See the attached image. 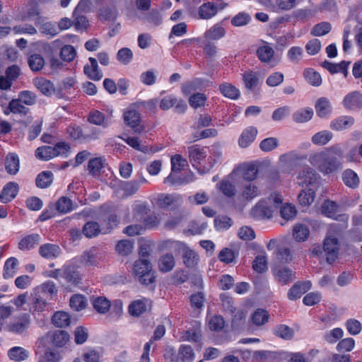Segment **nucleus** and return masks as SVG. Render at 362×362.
<instances>
[{
	"mask_svg": "<svg viewBox=\"0 0 362 362\" xmlns=\"http://www.w3.org/2000/svg\"><path fill=\"white\" fill-rule=\"evenodd\" d=\"M343 152L339 147H332L327 152H320L310 157V163L325 173L329 174L341 168V163L338 157H341Z\"/></svg>",
	"mask_w": 362,
	"mask_h": 362,
	"instance_id": "f257e3e1",
	"label": "nucleus"
},
{
	"mask_svg": "<svg viewBox=\"0 0 362 362\" xmlns=\"http://www.w3.org/2000/svg\"><path fill=\"white\" fill-rule=\"evenodd\" d=\"M188 153L190 163L199 173H206L213 167L214 163L211 161L206 165L203 164L207 156L206 147L192 145L188 147Z\"/></svg>",
	"mask_w": 362,
	"mask_h": 362,
	"instance_id": "f03ea898",
	"label": "nucleus"
},
{
	"mask_svg": "<svg viewBox=\"0 0 362 362\" xmlns=\"http://www.w3.org/2000/svg\"><path fill=\"white\" fill-rule=\"evenodd\" d=\"M132 271L141 284L148 286L154 283L156 276L151 263L148 259H139L135 261Z\"/></svg>",
	"mask_w": 362,
	"mask_h": 362,
	"instance_id": "7ed1b4c3",
	"label": "nucleus"
},
{
	"mask_svg": "<svg viewBox=\"0 0 362 362\" xmlns=\"http://www.w3.org/2000/svg\"><path fill=\"white\" fill-rule=\"evenodd\" d=\"M175 250L182 255L184 264L188 268L194 267L199 261L198 255L190 249L185 243L176 242Z\"/></svg>",
	"mask_w": 362,
	"mask_h": 362,
	"instance_id": "20e7f679",
	"label": "nucleus"
},
{
	"mask_svg": "<svg viewBox=\"0 0 362 362\" xmlns=\"http://www.w3.org/2000/svg\"><path fill=\"white\" fill-rule=\"evenodd\" d=\"M323 250L325 253L327 262L332 264L339 256V243L337 238L328 236L325 239Z\"/></svg>",
	"mask_w": 362,
	"mask_h": 362,
	"instance_id": "39448f33",
	"label": "nucleus"
},
{
	"mask_svg": "<svg viewBox=\"0 0 362 362\" xmlns=\"http://www.w3.org/2000/svg\"><path fill=\"white\" fill-rule=\"evenodd\" d=\"M319 178L316 172L310 167L300 170L296 177L297 184L303 187L316 185Z\"/></svg>",
	"mask_w": 362,
	"mask_h": 362,
	"instance_id": "423d86ee",
	"label": "nucleus"
},
{
	"mask_svg": "<svg viewBox=\"0 0 362 362\" xmlns=\"http://www.w3.org/2000/svg\"><path fill=\"white\" fill-rule=\"evenodd\" d=\"M124 119L127 126L131 127L136 134H141L144 127L141 124L140 113L136 110H129L125 112Z\"/></svg>",
	"mask_w": 362,
	"mask_h": 362,
	"instance_id": "0eeeda50",
	"label": "nucleus"
},
{
	"mask_svg": "<svg viewBox=\"0 0 362 362\" xmlns=\"http://www.w3.org/2000/svg\"><path fill=\"white\" fill-rule=\"evenodd\" d=\"M342 104L349 110H361L362 109V94L359 91L351 92L344 98Z\"/></svg>",
	"mask_w": 362,
	"mask_h": 362,
	"instance_id": "6e6552de",
	"label": "nucleus"
},
{
	"mask_svg": "<svg viewBox=\"0 0 362 362\" xmlns=\"http://www.w3.org/2000/svg\"><path fill=\"white\" fill-rule=\"evenodd\" d=\"M50 340L52 344L56 347H63L69 340V334L64 330H57L48 332L45 337L40 340Z\"/></svg>",
	"mask_w": 362,
	"mask_h": 362,
	"instance_id": "1a4fd4ad",
	"label": "nucleus"
},
{
	"mask_svg": "<svg viewBox=\"0 0 362 362\" xmlns=\"http://www.w3.org/2000/svg\"><path fill=\"white\" fill-rule=\"evenodd\" d=\"M251 215L257 219L269 218L272 216V210L267 200H260L251 209Z\"/></svg>",
	"mask_w": 362,
	"mask_h": 362,
	"instance_id": "9d476101",
	"label": "nucleus"
},
{
	"mask_svg": "<svg viewBox=\"0 0 362 362\" xmlns=\"http://www.w3.org/2000/svg\"><path fill=\"white\" fill-rule=\"evenodd\" d=\"M310 281L296 282L288 290L287 297L291 300H296L300 298L301 296L310 289Z\"/></svg>",
	"mask_w": 362,
	"mask_h": 362,
	"instance_id": "9b49d317",
	"label": "nucleus"
},
{
	"mask_svg": "<svg viewBox=\"0 0 362 362\" xmlns=\"http://www.w3.org/2000/svg\"><path fill=\"white\" fill-rule=\"evenodd\" d=\"M19 185L15 182H8L0 193V201L6 204L13 200L18 194Z\"/></svg>",
	"mask_w": 362,
	"mask_h": 362,
	"instance_id": "f8f14e48",
	"label": "nucleus"
},
{
	"mask_svg": "<svg viewBox=\"0 0 362 362\" xmlns=\"http://www.w3.org/2000/svg\"><path fill=\"white\" fill-rule=\"evenodd\" d=\"M355 122L353 117L342 115L338 117L330 122V128L334 131H343L352 127Z\"/></svg>",
	"mask_w": 362,
	"mask_h": 362,
	"instance_id": "ddd939ff",
	"label": "nucleus"
},
{
	"mask_svg": "<svg viewBox=\"0 0 362 362\" xmlns=\"http://www.w3.org/2000/svg\"><path fill=\"white\" fill-rule=\"evenodd\" d=\"M274 274L276 280L281 285L288 284L296 279L295 272L286 267L276 269Z\"/></svg>",
	"mask_w": 362,
	"mask_h": 362,
	"instance_id": "4468645a",
	"label": "nucleus"
},
{
	"mask_svg": "<svg viewBox=\"0 0 362 362\" xmlns=\"http://www.w3.org/2000/svg\"><path fill=\"white\" fill-rule=\"evenodd\" d=\"M148 306H151V301L143 298L132 302L129 305V312L132 316H139L147 310Z\"/></svg>",
	"mask_w": 362,
	"mask_h": 362,
	"instance_id": "2eb2a0df",
	"label": "nucleus"
},
{
	"mask_svg": "<svg viewBox=\"0 0 362 362\" xmlns=\"http://www.w3.org/2000/svg\"><path fill=\"white\" fill-rule=\"evenodd\" d=\"M30 320L28 315H24L17 321L7 325V329L15 334L23 333L30 326Z\"/></svg>",
	"mask_w": 362,
	"mask_h": 362,
	"instance_id": "dca6fc26",
	"label": "nucleus"
},
{
	"mask_svg": "<svg viewBox=\"0 0 362 362\" xmlns=\"http://www.w3.org/2000/svg\"><path fill=\"white\" fill-rule=\"evenodd\" d=\"M90 65L86 64L83 67V72L88 78L93 81H100L103 74L98 69V61L93 57H90Z\"/></svg>",
	"mask_w": 362,
	"mask_h": 362,
	"instance_id": "f3484780",
	"label": "nucleus"
},
{
	"mask_svg": "<svg viewBox=\"0 0 362 362\" xmlns=\"http://www.w3.org/2000/svg\"><path fill=\"white\" fill-rule=\"evenodd\" d=\"M218 13V7L212 2H206L198 8L199 19L209 20Z\"/></svg>",
	"mask_w": 362,
	"mask_h": 362,
	"instance_id": "a211bd4d",
	"label": "nucleus"
},
{
	"mask_svg": "<svg viewBox=\"0 0 362 362\" xmlns=\"http://www.w3.org/2000/svg\"><path fill=\"white\" fill-rule=\"evenodd\" d=\"M20 168V160L18 155L15 153H9L5 159V169L7 173L15 175Z\"/></svg>",
	"mask_w": 362,
	"mask_h": 362,
	"instance_id": "6ab92c4d",
	"label": "nucleus"
},
{
	"mask_svg": "<svg viewBox=\"0 0 362 362\" xmlns=\"http://www.w3.org/2000/svg\"><path fill=\"white\" fill-rule=\"evenodd\" d=\"M62 279L71 285L76 286L81 283V278L79 272L73 266H64Z\"/></svg>",
	"mask_w": 362,
	"mask_h": 362,
	"instance_id": "aec40b11",
	"label": "nucleus"
},
{
	"mask_svg": "<svg viewBox=\"0 0 362 362\" xmlns=\"http://www.w3.org/2000/svg\"><path fill=\"white\" fill-rule=\"evenodd\" d=\"M257 134V130L254 127H249L245 129L241 134L238 144L241 148H247L255 139Z\"/></svg>",
	"mask_w": 362,
	"mask_h": 362,
	"instance_id": "412c9836",
	"label": "nucleus"
},
{
	"mask_svg": "<svg viewBox=\"0 0 362 362\" xmlns=\"http://www.w3.org/2000/svg\"><path fill=\"white\" fill-rule=\"evenodd\" d=\"M100 258V253L97 247H91L90 249L83 252L81 257V262L86 266H93L98 263V260Z\"/></svg>",
	"mask_w": 362,
	"mask_h": 362,
	"instance_id": "4be33fe9",
	"label": "nucleus"
},
{
	"mask_svg": "<svg viewBox=\"0 0 362 362\" xmlns=\"http://www.w3.org/2000/svg\"><path fill=\"white\" fill-rule=\"evenodd\" d=\"M315 108L317 116L321 118L327 117L332 112L330 101L325 97H322L316 101Z\"/></svg>",
	"mask_w": 362,
	"mask_h": 362,
	"instance_id": "5701e85b",
	"label": "nucleus"
},
{
	"mask_svg": "<svg viewBox=\"0 0 362 362\" xmlns=\"http://www.w3.org/2000/svg\"><path fill=\"white\" fill-rule=\"evenodd\" d=\"M39 253L44 258L54 259L60 255L61 249L57 245L46 243L40 247Z\"/></svg>",
	"mask_w": 362,
	"mask_h": 362,
	"instance_id": "b1692460",
	"label": "nucleus"
},
{
	"mask_svg": "<svg viewBox=\"0 0 362 362\" xmlns=\"http://www.w3.org/2000/svg\"><path fill=\"white\" fill-rule=\"evenodd\" d=\"M35 87L43 94L50 96L54 93V87L53 83L44 78H35L33 80Z\"/></svg>",
	"mask_w": 362,
	"mask_h": 362,
	"instance_id": "393cba45",
	"label": "nucleus"
},
{
	"mask_svg": "<svg viewBox=\"0 0 362 362\" xmlns=\"http://www.w3.org/2000/svg\"><path fill=\"white\" fill-rule=\"evenodd\" d=\"M263 4L272 9L290 10L296 5V0H264Z\"/></svg>",
	"mask_w": 362,
	"mask_h": 362,
	"instance_id": "a878e982",
	"label": "nucleus"
},
{
	"mask_svg": "<svg viewBox=\"0 0 362 362\" xmlns=\"http://www.w3.org/2000/svg\"><path fill=\"white\" fill-rule=\"evenodd\" d=\"M256 54L262 62L269 63L274 55V50L269 43L266 42L264 45L258 47Z\"/></svg>",
	"mask_w": 362,
	"mask_h": 362,
	"instance_id": "bb28decb",
	"label": "nucleus"
},
{
	"mask_svg": "<svg viewBox=\"0 0 362 362\" xmlns=\"http://www.w3.org/2000/svg\"><path fill=\"white\" fill-rule=\"evenodd\" d=\"M342 180L346 186L352 189L357 188L360 183L357 173L351 169H346L343 172Z\"/></svg>",
	"mask_w": 362,
	"mask_h": 362,
	"instance_id": "cd10ccee",
	"label": "nucleus"
},
{
	"mask_svg": "<svg viewBox=\"0 0 362 362\" xmlns=\"http://www.w3.org/2000/svg\"><path fill=\"white\" fill-rule=\"evenodd\" d=\"M40 241V236L38 234H31L22 238L18 243V248L21 250H29L37 246Z\"/></svg>",
	"mask_w": 362,
	"mask_h": 362,
	"instance_id": "c85d7f7f",
	"label": "nucleus"
},
{
	"mask_svg": "<svg viewBox=\"0 0 362 362\" xmlns=\"http://www.w3.org/2000/svg\"><path fill=\"white\" fill-rule=\"evenodd\" d=\"M259 195V189L251 182L242 184L241 196L244 199L251 200Z\"/></svg>",
	"mask_w": 362,
	"mask_h": 362,
	"instance_id": "c756f323",
	"label": "nucleus"
},
{
	"mask_svg": "<svg viewBox=\"0 0 362 362\" xmlns=\"http://www.w3.org/2000/svg\"><path fill=\"white\" fill-rule=\"evenodd\" d=\"M338 209L339 205L337 202L328 199L325 200L322 204L321 211L325 216L337 220L336 215Z\"/></svg>",
	"mask_w": 362,
	"mask_h": 362,
	"instance_id": "7c9ffc66",
	"label": "nucleus"
},
{
	"mask_svg": "<svg viewBox=\"0 0 362 362\" xmlns=\"http://www.w3.org/2000/svg\"><path fill=\"white\" fill-rule=\"evenodd\" d=\"M119 188L124 192V197H128L136 194L139 189V182L136 180L121 181Z\"/></svg>",
	"mask_w": 362,
	"mask_h": 362,
	"instance_id": "2f4dec72",
	"label": "nucleus"
},
{
	"mask_svg": "<svg viewBox=\"0 0 362 362\" xmlns=\"http://www.w3.org/2000/svg\"><path fill=\"white\" fill-rule=\"evenodd\" d=\"M175 265V258L172 254L162 255L158 259V267L162 272L171 271Z\"/></svg>",
	"mask_w": 362,
	"mask_h": 362,
	"instance_id": "473e14b6",
	"label": "nucleus"
},
{
	"mask_svg": "<svg viewBox=\"0 0 362 362\" xmlns=\"http://www.w3.org/2000/svg\"><path fill=\"white\" fill-rule=\"evenodd\" d=\"M91 301L94 309L99 313H106L110 308V302L103 296L92 297Z\"/></svg>",
	"mask_w": 362,
	"mask_h": 362,
	"instance_id": "72a5a7b5",
	"label": "nucleus"
},
{
	"mask_svg": "<svg viewBox=\"0 0 362 362\" xmlns=\"http://www.w3.org/2000/svg\"><path fill=\"white\" fill-rule=\"evenodd\" d=\"M181 197L175 194H160L158 199V204L161 208H168L175 204H180Z\"/></svg>",
	"mask_w": 362,
	"mask_h": 362,
	"instance_id": "f704fd0d",
	"label": "nucleus"
},
{
	"mask_svg": "<svg viewBox=\"0 0 362 362\" xmlns=\"http://www.w3.org/2000/svg\"><path fill=\"white\" fill-rule=\"evenodd\" d=\"M273 334L284 340H291L294 336V331L286 325H279L274 327Z\"/></svg>",
	"mask_w": 362,
	"mask_h": 362,
	"instance_id": "c9c22d12",
	"label": "nucleus"
},
{
	"mask_svg": "<svg viewBox=\"0 0 362 362\" xmlns=\"http://www.w3.org/2000/svg\"><path fill=\"white\" fill-rule=\"evenodd\" d=\"M30 69L34 72L41 71L45 64V59L39 54H33L28 58Z\"/></svg>",
	"mask_w": 362,
	"mask_h": 362,
	"instance_id": "e433bc0d",
	"label": "nucleus"
},
{
	"mask_svg": "<svg viewBox=\"0 0 362 362\" xmlns=\"http://www.w3.org/2000/svg\"><path fill=\"white\" fill-rule=\"evenodd\" d=\"M313 116V110L310 107L301 108L296 111L293 115V120L297 123L308 122Z\"/></svg>",
	"mask_w": 362,
	"mask_h": 362,
	"instance_id": "4c0bfd02",
	"label": "nucleus"
},
{
	"mask_svg": "<svg viewBox=\"0 0 362 362\" xmlns=\"http://www.w3.org/2000/svg\"><path fill=\"white\" fill-rule=\"evenodd\" d=\"M310 235V230L308 226L303 224H296L293 228V235L297 242L305 241Z\"/></svg>",
	"mask_w": 362,
	"mask_h": 362,
	"instance_id": "58836bf2",
	"label": "nucleus"
},
{
	"mask_svg": "<svg viewBox=\"0 0 362 362\" xmlns=\"http://www.w3.org/2000/svg\"><path fill=\"white\" fill-rule=\"evenodd\" d=\"M62 359L60 351L49 348L40 356L38 362H60Z\"/></svg>",
	"mask_w": 362,
	"mask_h": 362,
	"instance_id": "ea45409f",
	"label": "nucleus"
},
{
	"mask_svg": "<svg viewBox=\"0 0 362 362\" xmlns=\"http://www.w3.org/2000/svg\"><path fill=\"white\" fill-rule=\"evenodd\" d=\"M53 178L54 175L51 171H43L37 176L36 185L41 189L47 188L52 183Z\"/></svg>",
	"mask_w": 362,
	"mask_h": 362,
	"instance_id": "a19ab883",
	"label": "nucleus"
},
{
	"mask_svg": "<svg viewBox=\"0 0 362 362\" xmlns=\"http://www.w3.org/2000/svg\"><path fill=\"white\" fill-rule=\"evenodd\" d=\"M100 232V226L96 221H88L82 228L83 234L88 238L97 236Z\"/></svg>",
	"mask_w": 362,
	"mask_h": 362,
	"instance_id": "79ce46f5",
	"label": "nucleus"
},
{
	"mask_svg": "<svg viewBox=\"0 0 362 362\" xmlns=\"http://www.w3.org/2000/svg\"><path fill=\"white\" fill-rule=\"evenodd\" d=\"M88 121L91 124L103 127H107L109 124L108 120L105 119L104 115L98 110L90 112L88 116Z\"/></svg>",
	"mask_w": 362,
	"mask_h": 362,
	"instance_id": "37998d69",
	"label": "nucleus"
},
{
	"mask_svg": "<svg viewBox=\"0 0 362 362\" xmlns=\"http://www.w3.org/2000/svg\"><path fill=\"white\" fill-rule=\"evenodd\" d=\"M219 90L226 98L237 99L240 96L239 90L231 83H224L219 86Z\"/></svg>",
	"mask_w": 362,
	"mask_h": 362,
	"instance_id": "c03bdc74",
	"label": "nucleus"
},
{
	"mask_svg": "<svg viewBox=\"0 0 362 362\" xmlns=\"http://www.w3.org/2000/svg\"><path fill=\"white\" fill-rule=\"evenodd\" d=\"M105 167V159L101 157L90 159L88 163V170L92 175H98Z\"/></svg>",
	"mask_w": 362,
	"mask_h": 362,
	"instance_id": "a18cd8bd",
	"label": "nucleus"
},
{
	"mask_svg": "<svg viewBox=\"0 0 362 362\" xmlns=\"http://www.w3.org/2000/svg\"><path fill=\"white\" fill-rule=\"evenodd\" d=\"M54 147L51 146H42L35 151V156L42 160H49L55 157Z\"/></svg>",
	"mask_w": 362,
	"mask_h": 362,
	"instance_id": "49530a36",
	"label": "nucleus"
},
{
	"mask_svg": "<svg viewBox=\"0 0 362 362\" xmlns=\"http://www.w3.org/2000/svg\"><path fill=\"white\" fill-rule=\"evenodd\" d=\"M225 34V29L217 23L205 32L204 37L209 40H217L222 38Z\"/></svg>",
	"mask_w": 362,
	"mask_h": 362,
	"instance_id": "de8ad7c7",
	"label": "nucleus"
},
{
	"mask_svg": "<svg viewBox=\"0 0 362 362\" xmlns=\"http://www.w3.org/2000/svg\"><path fill=\"white\" fill-rule=\"evenodd\" d=\"M243 80L246 88L254 90L259 83L258 74L252 71H246L243 74Z\"/></svg>",
	"mask_w": 362,
	"mask_h": 362,
	"instance_id": "09e8293b",
	"label": "nucleus"
},
{
	"mask_svg": "<svg viewBox=\"0 0 362 362\" xmlns=\"http://www.w3.org/2000/svg\"><path fill=\"white\" fill-rule=\"evenodd\" d=\"M333 137L331 132L324 130L315 134L312 137V142L318 146L327 144Z\"/></svg>",
	"mask_w": 362,
	"mask_h": 362,
	"instance_id": "8fccbe9b",
	"label": "nucleus"
},
{
	"mask_svg": "<svg viewBox=\"0 0 362 362\" xmlns=\"http://www.w3.org/2000/svg\"><path fill=\"white\" fill-rule=\"evenodd\" d=\"M8 356L11 360L14 361H24L29 356V352L20 346H14L9 349Z\"/></svg>",
	"mask_w": 362,
	"mask_h": 362,
	"instance_id": "3c124183",
	"label": "nucleus"
},
{
	"mask_svg": "<svg viewBox=\"0 0 362 362\" xmlns=\"http://www.w3.org/2000/svg\"><path fill=\"white\" fill-rule=\"evenodd\" d=\"M315 192L313 189H308L307 190H302L298 196V200L301 206H309L315 199Z\"/></svg>",
	"mask_w": 362,
	"mask_h": 362,
	"instance_id": "603ef678",
	"label": "nucleus"
},
{
	"mask_svg": "<svg viewBox=\"0 0 362 362\" xmlns=\"http://www.w3.org/2000/svg\"><path fill=\"white\" fill-rule=\"evenodd\" d=\"M52 323L58 327H64L70 324V317L66 312L58 311L52 318Z\"/></svg>",
	"mask_w": 362,
	"mask_h": 362,
	"instance_id": "864d4df0",
	"label": "nucleus"
},
{
	"mask_svg": "<svg viewBox=\"0 0 362 362\" xmlns=\"http://www.w3.org/2000/svg\"><path fill=\"white\" fill-rule=\"evenodd\" d=\"M56 209L62 214H67L74 209V204L67 197H60L56 203Z\"/></svg>",
	"mask_w": 362,
	"mask_h": 362,
	"instance_id": "5fc2aeb1",
	"label": "nucleus"
},
{
	"mask_svg": "<svg viewBox=\"0 0 362 362\" xmlns=\"http://www.w3.org/2000/svg\"><path fill=\"white\" fill-rule=\"evenodd\" d=\"M306 81L313 86H319L322 83L320 74L313 69H307L303 72Z\"/></svg>",
	"mask_w": 362,
	"mask_h": 362,
	"instance_id": "6e6d98bb",
	"label": "nucleus"
},
{
	"mask_svg": "<svg viewBox=\"0 0 362 362\" xmlns=\"http://www.w3.org/2000/svg\"><path fill=\"white\" fill-rule=\"evenodd\" d=\"M18 263V261L16 257H10L6 261L3 274L4 279H9L15 274Z\"/></svg>",
	"mask_w": 362,
	"mask_h": 362,
	"instance_id": "4d7b16f0",
	"label": "nucleus"
},
{
	"mask_svg": "<svg viewBox=\"0 0 362 362\" xmlns=\"http://www.w3.org/2000/svg\"><path fill=\"white\" fill-rule=\"evenodd\" d=\"M134 242L129 240H119L116 245L117 252L122 256H127L132 253Z\"/></svg>",
	"mask_w": 362,
	"mask_h": 362,
	"instance_id": "13d9d810",
	"label": "nucleus"
},
{
	"mask_svg": "<svg viewBox=\"0 0 362 362\" xmlns=\"http://www.w3.org/2000/svg\"><path fill=\"white\" fill-rule=\"evenodd\" d=\"M149 211L146 204H139L133 209L134 218L139 222L146 221V215Z\"/></svg>",
	"mask_w": 362,
	"mask_h": 362,
	"instance_id": "bf43d9fd",
	"label": "nucleus"
},
{
	"mask_svg": "<svg viewBox=\"0 0 362 362\" xmlns=\"http://www.w3.org/2000/svg\"><path fill=\"white\" fill-rule=\"evenodd\" d=\"M331 30V24L328 22L324 21L315 25L310 31V34L315 37L323 36L329 33Z\"/></svg>",
	"mask_w": 362,
	"mask_h": 362,
	"instance_id": "052dcab7",
	"label": "nucleus"
},
{
	"mask_svg": "<svg viewBox=\"0 0 362 362\" xmlns=\"http://www.w3.org/2000/svg\"><path fill=\"white\" fill-rule=\"evenodd\" d=\"M55 157L67 158L71 153V148L69 144L65 141L57 142L54 146Z\"/></svg>",
	"mask_w": 362,
	"mask_h": 362,
	"instance_id": "680f3d73",
	"label": "nucleus"
},
{
	"mask_svg": "<svg viewBox=\"0 0 362 362\" xmlns=\"http://www.w3.org/2000/svg\"><path fill=\"white\" fill-rule=\"evenodd\" d=\"M71 308L76 310L80 311L84 309L87 305L86 298L81 294H75L70 299Z\"/></svg>",
	"mask_w": 362,
	"mask_h": 362,
	"instance_id": "e2e57ef3",
	"label": "nucleus"
},
{
	"mask_svg": "<svg viewBox=\"0 0 362 362\" xmlns=\"http://www.w3.org/2000/svg\"><path fill=\"white\" fill-rule=\"evenodd\" d=\"M23 104V103L17 99H13L8 104V108L10 111L14 114L26 115L29 112L30 109Z\"/></svg>",
	"mask_w": 362,
	"mask_h": 362,
	"instance_id": "0e129e2a",
	"label": "nucleus"
},
{
	"mask_svg": "<svg viewBox=\"0 0 362 362\" xmlns=\"http://www.w3.org/2000/svg\"><path fill=\"white\" fill-rule=\"evenodd\" d=\"M206 96L202 93L192 94L189 98V103L194 109L204 106L206 101Z\"/></svg>",
	"mask_w": 362,
	"mask_h": 362,
	"instance_id": "69168bd1",
	"label": "nucleus"
},
{
	"mask_svg": "<svg viewBox=\"0 0 362 362\" xmlns=\"http://www.w3.org/2000/svg\"><path fill=\"white\" fill-rule=\"evenodd\" d=\"M187 164L186 159L181 155L176 154L171 158V170L173 173H180Z\"/></svg>",
	"mask_w": 362,
	"mask_h": 362,
	"instance_id": "338daca9",
	"label": "nucleus"
},
{
	"mask_svg": "<svg viewBox=\"0 0 362 362\" xmlns=\"http://www.w3.org/2000/svg\"><path fill=\"white\" fill-rule=\"evenodd\" d=\"M133 59V52L128 47H123L117 53V59L122 64H129Z\"/></svg>",
	"mask_w": 362,
	"mask_h": 362,
	"instance_id": "774afa93",
	"label": "nucleus"
}]
</instances>
